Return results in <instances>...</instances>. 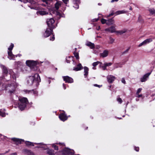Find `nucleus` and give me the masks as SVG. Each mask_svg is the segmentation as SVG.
I'll return each instance as SVG.
<instances>
[{"label":"nucleus","mask_w":155,"mask_h":155,"mask_svg":"<svg viewBox=\"0 0 155 155\" xmlns=\"http://www.w3.org/2000/svg\"><path fill=\"white\" fill-rule=\"evenodd\" d=\"M36 69H38V71H35L33 72L32 74L33 75L30 76L26 78V82L27 84L30 86L33 85L34 83H36L37 84H39L41 82V79L40 77L38 74L37 73L39 71V68H37Z\"/></svg>","instance_id":"nucleus-1"},{"label":"nucleus","mask_w":155,"mask_h":155,"mask_svg":"<svg viewBox=\"0 0 155 155\" xmlns=\"http://www.w3.org/2000/svg\"><path fill=\"white\" fill-rule=\"evenodd\" d=\"M20 102L18 103V108L21 110H24L28 103L27 98L23 97L19 99Z\"/></svg>","instance_id":"nucleus-2"},{"label":"nucleus","mask_w":155,"mask_h":155,"mask_svg":"<svg viewBox=\"0 0 155 155\" xmlns=\"http://www.w3.org/2000/svg\"><path fill=\"white\" fill-rule=\"evenodd\" d=\"M43 62L39 61H34L33 60H28L26 61V65L30 68L34 67L39 64L40 63H42Z\"/></svg>","instance_id":"nucleus-3"},{"label":"nucleus","mask_w":155,"mask_h":155,"mask_svg":"<svg viewBox=\"0 0 155 155\" xmlns=\"http://www.w3.org/2000/svg\"><path fill=\"white\" fill-rule=\"evenodd\" d=\"M17 86L16 83L14 82L12 84H8L6 86V90L8 91V92L11 94H14L15 91Z\"/></svg>","instance_id":"nucleus-4"},{"label":"nucleus","mask_w":155,"mask_h":155,"mask_svg":"<svg viewBox=\"0 0 155 155\" xmlns=\"http://www.w3.org/2000/svg\"><path fill=\"white\" fill-rule=\"evenodd\" d=\"M47 23L48 28L52 29L56 28L57 26V24L55 23V21L53 18L48 19L47 20Z\"/></svg>","instance_id":"nucleus-5"},{"label":"nucleus","mask_w":155,"mask_h":155,"mask_svg":"<svg viewBox=\"0 0 155 155\" xmlns=\"http://www.w3.org/2000/svg\"><path fill=\"white\" fill-rule=\"evenodd\" d=\"M63 153L64 155H73L74 153V151L73 150L66 148L63 150Z\"/></svg>","instance_id":"nucleus-6"},{"label":"nucleus","mask_w":155,"mask_h":155,"mask_svg":"<svg viewBox=\"0 0 155 155\" xmlns=\"http://www.w3.org/2000/svg\"><path fill=\"white\" fill-rule=\"evenodd\" d=\"M21 71L24 73H26L30 72L31 74H33V72L35 71H38V69H36V68H21Z\"/></svg>","instance_id":"nucleus-7"},{"label":"nucleus","mask_w":155,"mask_h":155,"mask_svg":"<svg viewBox=\"0 0 155 155\" xmlns=\"http://www.w3.org/2000/svg\"><path fill=\"white\" fill-rule=\"evenodd\" d=\"M53 29L49 28L46 29L43 34V36L45 38H47L52 33Z\"/></svg>","instance_id":"nucleus-8"},{"label":"nucleus","mask_w":155,"mask_h":155,"mask_svg":"<svg viewBox=\"0 0 155 155\" xmlns=\"http://www.w3.org/2000/svg\"><path fill=\"white\" fill-rule=\"evenodd\" d=\"M153 41V39L151 38H147L145 40H144L143 41L142 43H140L138 47H140L142 45H146L151 42Z\"/></svg>","instance_id":"nucleus-9"},{"label":"nucleus","mask_w":155,"mask_h":155,"mask_svg":"<svg viewBox=\"0 0 155 155\" xmlns=\"http://www.w3.org/2000/svg\"><path fill=\"white\" fill-rule=\"evenodd\" d=\"M152 72V71L150 72L145 74L142 78L140 79V81L141 82H144L146 81L149 78V76L151 74Z\"/></svg>","instance_id":"nucleus-10"},{"label":"nucleus","mask_w":155,"mask_h":155,"mask_svg":"<svg viewBox=\"0 0 155 155\" xmlns=\"http://www.w3.org/2000/svg\"><path fill=\"white\" fill-rule=\"evenodd\" d=\"M63 78L64 80L66 83H72L73 82V79L71 77L67 76H63Z\"/></svg>","instance_id":"nucleus-11"},{"label":"nucleus","mask_w":155,"mask_h":155,"mask_svg":"<svg viewBox=\"0 0 155 155\" xmlns=\"http://www.w3.org/2000/svg\"><path fill=\"white\" fill-rule=\"evenodd\" d=\"M116 25H113L111 26L110 27L106 28L105 29V31H108L111 33H113L116 32L115 27Z\"/></svg>","instance_id":"nucleus-12"},{"label":"nucleus","mask_w":155,"mask_h":155,"mask_svg":"<svg viewBox=\"0 0 155 155\" xmlns=\"http://www.w3.org/2000/svg\"><path fill=\"white\" fill-rule=\"evenodd\" d=\"M59 117L61 120L63 121H65L68 119V117L64 113L60 114L59 116Z\"/></svg>","instance_id":"nucleus-13"},{"label":"nucleus","mask_w":155,"mask_h":155,"mask_svg":"<svg viewBox=\"0 0 155 155\" xmlns=\"http://www.w3.org/2000/svg\"><path fill=\"white\" fill-rule=\"evenodd\" d=\"M107 78L108 82L111 83L114 81L115 78L112 75H110L107 76Z\"/></svg>","instance_id":"nucleus-14"},{"label":"nucleus","mask_w":155,"mask_h":155,"mask_svg":"<svg viewBox=\"0 0 155 155\" xmlns=\"http://www.w3.org/2000/svg\"><path fill=\"white\" fill-rule=\"evenodd\" d=\"M12 140L15 142L16 144H21L22 142H24L23 140L16 138H13L11 139Z\"/></svg>","instance_id":"nucleus-15"},{"label":"nucleus","mask_w":155,"mask_h":155,"mask_svg":"<svg viewBox=\"0 0 155 155\" xmlns=\"http://www.w3.org/2000/svg\"><path fill=\"white\" fill-rule=\"evenodd\" d=\"M73 3L74 5L73 7L76 9L79 8V4L80 3V0H73Z\"/></svg>","instance_id":"nucleus-16"},{"label":"nucleus","mask_w":155,"mask_h":155,"mask_svg":"<svg viewBox=\"0 0 155 155\" xmlns=\"http://www.w3.org/2000/svg\"><path fill=\"white\" fill-rule=\"evenodd\" d=\"M109 51L107 50H104L103 52L100 54V56L102 58H105L107 57Z\"/></svg>","instance_id":"nucleus-17"},{"label":"nucleus","mask_w":155,"mask_h":155,"mask_svg":"<svg viewBox=\"0 0 155 155\" xmlns=\"http://www.w3.org/2000/svg\"><path fill=\"white\" fill-rule=\"evenodd\" d=\"M23 152L25 154L27 155H35L34 153L31 150H28L27 149L23 150Z\"/></svg>","instance_id":"nucleus-18"},{"label":"nucleus","mask_w":155,"mask_h":155,"mask_svg":"<svg viewBox=\"0 0 155 155\" xmlns=\"http://www.w3.org/2000/svg\"><path fill=\"white\" fill-rule=\"evenodd\" d=\"M48 14V12L46 11H45L44 10H41L40 11H38L37 12V14L38 15H44Z\"/></svg>","instance_id":"nucleus-19"},{"label":"nucleus","mask_w":155,"mask_h":155,"mask_svg":"<svg viewBox=\"0 0 155 155\" xmlns=\"http://www.w3.org/2000/svg\"><path fill=\"white\" fill-rule=\"evenodd\" d=\"M56 15V17L58 19H59L61 17H64V15L62 13H61L58 12H56L55 13Z\"/></svg>","instance_id":"nucleus-20"},{"label":"nucleus","mask_w":155,"mask_h":155,"mask_svg":"<svg viewBox=\"0 0 155 155\" xmlns=\"http://www.w3.org/2000/svg\"><path fill=\"white\" fill-rule=\"evenodd\" d=\"M112 63L111 62H104L103 64H102V68H106L107 67H109L110 66Z\"/></svg>","instance_id":"nucleus-21"},{"label":"nucleus","mask_w":155,"mask_h":155,"mask_svg":"<svg viewBox=\"0 0 155 155\" xmlns=\"http://www.w3.org/2000/svg\"><path fill=\"white\" fill-rule=\"evenodd\" d=\"M24 91L26 93H33V94L35 95L37 94L38 93V92L37 91H34V90H24Z\"/></svg>","instance_id":"nucleus-22"},{"label":"nucleus","mask_w":155,"mask_h":155,"mask_svg":"<svg viewBox=\"0 0 155 155\" xmlns=\"http://www.w3.org/2000/svg\"><path fill=\"white\" fill-rule=\"evenodd\" d=\"M6 89V85L3 83H0V91Z\"/></svg>","instance_id":"nucleus-23"},{"label":"nucleus","mask_w":155,"mask_h":155,"mask_svg":"<svg viewBox=\"0 0 155 155\" xmlns=\"http://www.w3.org/2000/svg\"><path fill=\"white\" fill-rule=\"evenodd\" d=\"M102 64V63L98 61L94 62L92 64V65L94 67H96L97 65H99L100 67H101Z\"/></svg>","instance_id":"nucleus-24"},{"label":"nucleus","mask_w":155,"mask_h":155,"mask_svg":"<svg viewBox=\"0 0 155 155\" xmlns=\"http://www.w3.org/2000/svg\"><path fill=\"white\" fill-rule=\"evenodd\" d=\"M54 151L52 149H48L47 151V153L49 155H55Z\"/></svg>","instance_id":"nucleus-25"},{"label":"nucleus","mask_w":155,"mask_h":155,"mask_svg":"<svg viewBox=\"0 0 155 155\" xmlns=\"http://www.w3.org/2000/svg\"><path fill=\"white\" fill-rule=\"evenodd\" d=\"M23 1L24 3H26L27 2H29L32 5L36 4V2L33 0H23Z\"/></svg>","instance_id":"nucleus-26"},{"label":"nucleus","mask_w":155,"mask_h":155,"mask_svg":"<svg viewBox=\"0 0 155 155\" xmlns=\"http://www.w3.org/2000/svg\"><path fill=\"white\" fill-rule=\"evenodd\" d=\"M114 23V20L111 18L107 20L106 24L107 25H111L113 24Z\"/></svg>","instance_id":"nucleus-27"},{"label":"nucleus","mask_w":155,"mask_h":155,"mask_svg":"<svg viewBox=\"0 0 155 155\" xmlns=\"http://www.w3.org/2000/svg\"><path fill=\"white\" fill-rule=\"evenodd\" d=\"M8 56L10 58H9L10 59H13V58H15V55L12 54V51H8Z\"/></svg>","instance_id":"nucleus-28"},{"label":"nucleus","mask_w":155,"mask_h":155,"mask_svg":"<svg viewBox=\"0 0 155 155\" xmlns=\"http://www.w3.org/2000/svg\"><path fill=\"white\" fill-rule=\"evenodd\" d=\"M62 3L61 2H57L55 5V8L56 10H58L59 7L61 6V4Z\"/></svg>","instance_id":"nucleus-29"},{"label":"nucleus","mask_w":155,"mask_h":155,"mask_svg":"<svg viewBox=\"0 0 155 155\" xmlns=\"http://www.w3.org/2000/svg\"><path fill=\"white\" fill-rule=\"evenodd\" d=\"M86 45L89 47L91 49H93L94 48V44L90 42H87L86 44Z\"/></svg>","instance_id":"nucleus-30"},{"label":"nucleus","mask_w":155,"mask_h":155,"mask_svg":"<svg viewBox=\"0 0 155 155\" xmlns=\"http://www.w3.org/2000/svg\"><path fill=\"white\" fill-rule=\"evenodd\" d=\"M127 12V11L125 10H121V11H118L116 12H115V14L117 15H119L120 14H123V13H126Z\"/></svg>","instance_id":"nucleus-31"},{"label":"nucleus","mask_w":155,"mask_h":155,"mask_svg":"<svg viewBox=\"0 0 155 155\" xmlns=\"http://www.w3.org/2000/svg\"><path fill=\"white\" fill-rule=\"evenodd\" d=\"M8 75H9L10 77L12 76L13 78L15 80L16 79V77L15 74L14 73H9L8 74Z\"/></svg>","instance_id":"nucleus-32"},{"label":"nucleus","mask_w":155,"mask_h":155,"mask_svg":"<svg viewBox=\"0 0 155 155\" xmlns=\"http://www.w3.org/2000/svg\"><path fill=\"white\" fill-rule=\"evenodd\" d=\"M126 31L125 29H124L120 31H116V32L117 33L119 34L120 35L122 34H123L125 33Z\"/></svg>","instance_id":"nucleus-33"},{"label":"nucleus","mask_w":155,"mask_h":155,"mask_svg":"<svg viewBox=\"0 0 155 155\" xmlns=\"http://www.w3.org/2000/svg\"><path fill=\"white\" fill-rule=\"evenodd\" d=\"M73 57H67L66 58V60L67 63H70V61L71 60H73Z\"/></svg>","instance_id":"nucleus-34"},{"label":"nucleus","mask_w":155,"mask_h":155,"mask_svg":"<svg viewBox=\"0 0 155 155\" xmlns=\"http://www.w3.org/2000/svg\"><path fill=\"white\" fill-rule=\"evenodd\" d=\"M26 145L28 146H34V144L33 143L30 142L29 141H26L25 142Z\"/></svg>","instance_id":"nucleus-35"},{"label":"nucleus","mask_w":155,"mask_h":155,"mask_svg":"<svg viewBox=\"0 0 155 155\" xmlns=\"http://www.w3.org/2000/svg\"><path fill=\"white\" fill-rule=\"evenodd\" d=\"M88 68H84V75L85 76V77L86 78L88 74Z\"/></svg>","instance_id":"nucleus-36"},{"label":"nucleus","mask_w":155,"mask_h":155,"mask_svg":"<svg viewBox=\"0 0 155 155\" xmlns=\"http://www.w3.org/2000/svg\"><path fill=\"white\" fill-rule=\"evenodd\" d=\"M149 11L151 14H155V10L153 8H150Z\"/></svg>","instance_id":"nucleus-37"},{"label":"nucleus","mask_w":155,"mask_h":155,"mask_svg":"<svg viewBox=\"0 0 155 155\" xmlns=\"http://www.w3.org/2000/svg\"><path fill=\"white\" fill-rule=\"evenodd\" d=\"M74 54L76 59H78L79 58V54L78 53L76 52L75 51L74 52Z\"/></svg>","instance_id":"nucleus-38"},{"label":"nucleus","mask_w":155,"mask_h":155,"mask_svg":"<svg viewBox=\"0 0 155 155\" xmlns=\"http://www.w3.org/2000/svg\"><path fill=\"white\" fill-rule=\"evenodd\" d=\"M52 0H43V1L44 2H45L46 3V5H45V6H46V5H47L48 6V4L50 2L52 1Z\"/></svg>","instance_id":"nucleus-39"},{"label":"nucleus","mask_w":155,"mask_h":155,"mask_svg":"<svg viewBox=\"0 0 155 155\" xmlns=\"http://www.w3.org/2000/svg\"><path fill=\"white\" fill-rule=\"evenodd\" d=\"M122 64L120 63H116L115 64V67H121Z\"/></svg>","instance_id":"nucleus-40"},{"label":"nucleus","mask_w":155,"mask_h":155,"mask_svg":"<svg viewBox=\"0 0 155 155\" xmlns=\"http://www.w3.org/2000/svg\"><path fill=\"white\" fill-rule=\"evenodd\" d=\"M15 64L17 65L18 67H20V66L22 65V63L21 62L19 61L15 62Z\"/></svg>","instance_id":"nucleus-41"},{"label":"nucleus","mask_w":155,"mask_h":155,"mask_svg":"<svg viewBox=\"0 0 155 155\" xmlns=\"http://www.w3.org/2000/svg\"><path fill=\"white\" fill-rule=\"evenodd\" d=\"M14 45L12 43H11V45L9 48H8V49L9 51H12Z\"/></svg>","instance_id":"nucleus-42"},{"label":"nucleus","mask_w":155,"mask_h":155,"mask_svg":"<svg viewBox=\"0 0 155 155\" xmlns=\"http://www.w3.org/2000/svg\"><path fill=\"white\" fill-rule=\"evenodd\" d=\"M3 71L5 74H8V71L7 68H3Z\"/></svg>","instance_id":"nucleus-43"},{"label":"nucleus","mask_w":155,"mask_h":155,"mask_svg":"<svg viewBox=\"0 0 155 155\" xmlns=\"http://www.w3.org/2000/svg\"><path fill=\"white\" fill-rule=\"evenodd\" d=\"M52 147H53L54 150H58V147L57 146L55 145L54 144H53L52 145Z\"/></svg>","instance_id":"nucleus-44"},{"label":"nucleus","mask_w":155,"mask_h":155,"mask_svg":"<svg viewBox=\"0 0 155 155\" xmlns=\"http://www.w3.org/2000/svg\"><path fill=\"white\" fill-rule=\"evenodd\" d=\"M0 115L2 117H5V114L4 112H2L0 110Z\"/></svg>","instance_id":"nucleus-45"},{"label":"nucleus","mask_w":155,"mask_h":155,"mask_svg":"<svg viewBox=\"0 0 155 155\" xmlns=\"http://www.w3.org/2000/svg\"><path fill=\"white\" fill-rule=\"evenodd\" d=\"M142 89L141 88H139L136 92V94H139L140 93Z\"/></svg>","instance_id":"nucleus-46"},{"label":"nucleus","mask_w":155,"mask_h":155,"mask_svg":"<svg viewBox=\"0 0 155 155\" xmlns=\"http://www.w3.org/2000/svg\"><path fill=\"white\" fill-rule=\"evenodd\" d=\"M101 22L102 24H104L105 23H106V22L107 21L106 20H105V19H101Z\"/></svg>","instance_id":"nucleus-47"},{"label":"nucleus","mask_w":155,"mask_h":155,"mask_svg":"<svg viewBox=\"0 0 155 155\" xmlns=\"http://www.w3.org/2000/svg\"><path fill=\"white\" fill-rule=\"evenodd\" d=\"M142 96H143V95L142 94H136V97L139 98V97H142Z\"/></svg>","instance_id":"nucleus-48"},{"label":"nucleus","mask_w":155,"mask_h":155,"mask_svg":"<svg viewBox=\"0 0 155 155\" xmlns=\"http://www.w3.org/2000/svg\"><path fill=\"white\" fill-rule=\"evenodd\" d=\"M117 101L118 102H120V103H121L122 102V100L120 98H118L117 99Z\"/></svg>","instance_id":"nucleus-49"},{"label":"nucleus","mask_w":155,"mask_h":155,"mask_svg":"<svg viewBox=\"0 0 155 155\" xmlns=\"http://www.w3.org/2000/svg\"><path fill=\"white\" fill-rule=\"evenodd\" d=\"M82 68H73V70L75 71H80Z\"/></svg>","instance_id":"nucleus-50"},{"label":"nucleus","mask_w":155,"mask_h":155,"mask_svg":"<svg viewBox=\"0 0 155 155\" xmlns=\"http://www.w3.org/2000/svg\"><path fill=\"white\" fill-rule=\"evenodd\" d=\"M77 68H83L81 64V63L77 65Z\"/></svg>","instance_id":"nucleus-51"},{"label":"nucleus","mask_w":155,"mask_h":155,"mask_svg":"<svg viewBox=\"0 0 155 155\" xmlns=\"http://www.w3.org/2000/svg\"><path fill=\"white\" fill-rule=\"evenodd\" d=\"M40 147L43 148V149H44V150H47L48 149L47 147L45 146V147L42 146L41 147Z\"/></svg>","instance_id":"nucleus-52"},{"label":"nucleus","mask_w":155,"mask_h":155,"mask_svg":"<svg viewBox=\"0 0 155 155\" xmlns=\"http://www.w3.org/2000/svg\"><path fill=\"white\" fill-rule=\"evenodd\" d=\"M62 1L66 4H67L68 2V0H62Z\"/></svg>","instance_id":"nucleus-53"},{"label":"nucleus","mask_w":155,"mask_h":155,"mask_svg":"<svg viewBox=\"0 0 155 155\" xmlns=\"http://www.w3.org/2000/svg\"><path fill=\"white\" fill-rule=\"evenodd\" d=\"M135 150L137 151H138L139 150V147H134Z\"/></svg>","instance_id":"nucleus-54"},{"label":"nucleus","mask_w":155,"mask_h":155,"mask_svg":"<svg viewBox=\"0 0 155 155\" xmlns=\"http://www.w3.org/2000/svg\"><path fill=\"white\" fill-rule=\"evenodd\" d=\"M121 82L122 83L124 84H125V83H126V81H125V79L123 78L121 80Z\"/></svg>","instance_id":"nucleus-55"},{"label":"nucleus","mask_w":155,"mask_h":155,"mask_svg":"<svg viewBox=\"0 0 155 155\" xmlns=\"http://www.w3.org/2000/svg\"><path fill=\"white\" fill-rule=\"evenodd\" d=\"M54 40V35H53L52 37L51 38H50V40L51 41H53Z\"/></svg>","instance_id":"nucleus-56"},{"label":"nucleus","mask_w":155,"mask_h":155,"mask_svg":"<svg viewBox=\"0 0 155 155\" xmlns=\"http://www.w3.org/2000/svg\"><path fill=\"white\" fill-rule=\"evenodd\" d=\"M110 43H113L114 42V39H113V38H110Z\"/></svg>","instance_id":"nucleus-57"},{"label":"nucleus","mask_w":155,"mask_h":155,"mask_svg":"<svg viewBox=\"0 0 155 155\" xmlns=\"http://www.w3.org/2000/svg\"><path fill=\"white\" fill-rule=\"evenodd\" d=\"M98 20V18H94L92 20V21L93 22H94V21H97Z\"/></svg>","instance_id":"nucleus-58"},{"label":"nucleus","mask_w":155,"mask_h":155,"mask_svg":"<svg viewBox=\"0 0 155 155\" xmlns=\"http://www.w3.org/2000/svg\"><path fill=\"white\" fill-rule=\"evenodd\" d=\"M130 48H127V49H126L125 51H124L123 52L124 53H125L127 52L130 49Z\"/></svg>","instance_id":"nucleus-59"},{"label":"nucleus","mask_w":155,"mask_h":155,"mask_svg":"<svg viewBox=\"0 0 155 155\" xmlns=\"http://www.w3.org/2000/svg\"><path fill=\"white\" fill-rule=\"evenodd\" d=\"M94 86H95V87H99V88H100V87H101V86H102V85H98V84H94Z\"/></svg>","instance_id":"nucleus-60"},{"label":"nucleus","mask_w":155,"mask_h":155,"mask_svg":"<svg viewBox=\"0 0 155 155\" xmlns=\"http://www.w3.org/2000/svg\"><path fill=\"white\" fill-rule=\"evenodd\" d=\"M17 153L16 152L14 153L10 154V155H17Z\"/></svg>","instance_id":"nucleus-61"},{"label":"nucleus","mask_w":155,"mask_h":155,"mask_svg":"<svg viewBox=\"0 0 155 155\" xmlns=\"http://www.w3.org/2000/svg\"><path fill=\"white\" fill-rule=\"evenodd\" d=\"M114 14V13L113 12H112V13H110V14H109L108 16H111L113 15Z\"/></svg>","instance_id":"nucleus-62"},{"label":"nucleus","mask_w":155,"mask_h":155,"mask_svg":"<svg viewBox=\"0 0 155 155\" xmlns=\"http://www.w3.org/2000/svg\"><path fill=\"white\" fill-rule=\"evenodd\" d=\"M63 86L64 89H66V87L65 86V84H63Z\"/></svg>","instance_id":"nucleus-63"},{"label":"nucleus","mask_w":155,"mask_h":155,"mask_svg":"<svg viewBox=\"0 0 155 155\" xmlns=\"http://www.w3.org/2000/svg\"><path fill=\"white\" fill-rule=\"evenodd\" d=\"M96 28L97 30H99L100 29V26H99L98 27H97Z\"/></svg>","instance_id":"nucleus-64"}]
</instances>
